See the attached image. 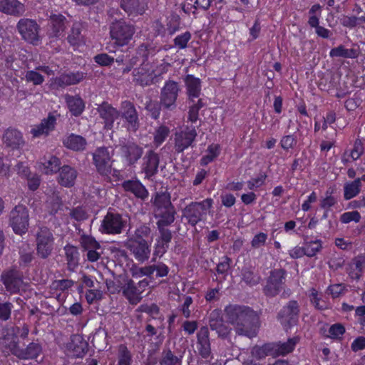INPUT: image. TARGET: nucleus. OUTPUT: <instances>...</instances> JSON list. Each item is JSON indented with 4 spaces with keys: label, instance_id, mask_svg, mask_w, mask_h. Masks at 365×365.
Listing matches in <instances>:
<instances>
[{
    "label": "nucleus",
    "instance_id": "1",
    "mask_svg": "<svg viewBox=\"0 0 365 365\" xmlns=\"http://www.w3.org/2000/svg\"><path fill=\"white\" fill-rule=\"evenodd\" d=\"M224 311L227 321L234 326L237 334L249 338L257 335L259 317L252 309L244 305L229 304Z\"/></svg>",
    "mask_w": 365,
    "mask_h": 365
},
{
    "label": "nucleus",
    "instance_id": "2",
    "mask_svg": "<svg viewBox=\"0 0 365 365\" xmlns=\"http://www.w3.org/2000/svg\"><path fill=\"white\" fill-rule=\"evenodd\" d=\"M287 271L284 269H274L270 271L269 275L265 279L263 286V294L269 298H273L279 294L283 298H287L291 294L289 289H285Z\"/></svg>",
    "mask_w": 365,
    "mask_h": 365
},
{
    "label": "nucleus",
    "instance_id": "3",
    "mask_svg": "<svg viewBox=\"0 0 365 365\" xmlns=\"http://www.w3.org/2000/svg\"><path fill=\"white\" fill-rule=\"evenodd\" d=\"M212 204L213 200L211 198L201 202H192L182 210V219L185 220L187 224L195 227L204 219Z\"/></svg>",
    "mask_w": 365,
    "mask_h": 365
},
{
    "label": "nucleus",
    "instance_id": "4",
    "mask_svg": "<svg viewBox=\"0 0 365 365\" xmlns=\"http://www.w3.org/2000/svg\"><path fill=\"white\" fill-rule=\"evenodd\" d=\"M109 33L113 44L122 47L128 45L133 39L135 26L125 21H115L109 26Z\"/></svg>",
    "mask_w": 365,
    "mask_h": 365
},
{
    "label": "nucleus",
    "instance_id": "5",
    "mask_svg": "<svg viewBox=\"0 0 365 365\" xmlns=\"http://www.w3.org/2000/svg\"><path fill=\"white\" fill-rule=\"evenodd\" d=\"M8 222L15 234L19 235L26 234L29 227L28 207L22 204L16 205L8 215Z\"/></svg>",
    "mask_w": 365,
    "mask_h": 365
},
{
    "label": "nucleus",
    "instance_id": "6",
    "mask_svg": "<svg viewBox=\"0 0 365 365\" xmlns=\"http://www.w3.org/2000/svg\"><path fill=\"white\" fill-rule=\"evenodd\" d=\"M113 150L108 147L97 148L92 153L93 163L101 176L108 177L113 170Z\"/></svg>",
    "mask_w": 365,
    "mask_h": 365
},
{
    "label": "nucleus",
    "instance_id": "7",
    "mask_svg": "<svg viewBox=\"0 0 365 365\" xmlns=\"http://www.w3.org/2000/svg\"><path fill=\"white\" fill-rule=\"evenodd\" d=\"M36 255L39 258L46 259L51 255L54 248V237L48 227H38L36 234Z\"/></svg>",
    "mask_w": 365,
    "mask_h": 365
},
{
    "label": "nucleus",
    "instance_id": "8",
    "mask_svg": "<svg viewBox=\"0 0 365 365\" xmlns=\"http://www.w3.org/2000/svg\"><path fill=\"white\" fill-rule=\"evenodd\" d=\"M7 346L11 353L21 360L37 361L43 351L41 344L38 341L30 342L25 347L21 348L17 341L12 340Z\"/></svg>",
    "mask_w": 365,
    "mask_h": 365
},
{
    "label": "nucleus",
    "instance_id": "9",
    "mask_svg": "<svg viewBox=\"0 0 365 365\" xmlns=\"http://www.w3.org/2000/svg\"><path fill=\"white\" fill-rule=\"evenodd\" d=\"M118 113L123 120L127 130L135 133L139 129L140 125L139 114L133 102L128 100L122 101Z\"/></svg>",
    "mask_w": 365,
    "mask_h": 365
},
{
    "label": "nucleus",
    "instance_id": "10",
    "mask_svg": "<svg viewBox=\"0 0 365 365\" xmlns=\"http://www.w3.org/2000/svg\"><path fill=\"white\" fill-rule=\"evenodd\" d=\"M69 21L67 17L60 13H51L48 19L47 36L50 42L55 41L63 35Z\"/></svg>",
    "mask_w": 365,
    "mask_h": 365
},
{
    "label": "nucleus",
    "instance_id": "11",
    "mask_svg": "<svg viewBox=\"0 0 365 365\" xmlns=\"http://www.w3.org/2000/svg\"><path fill=\"white\" fill-rule=\"evenodd\" d=\"M1 281L7 292L16 294L20 291L24 282L23 274L16 266H11L2 272Z\"/></svg>",
    "mask_w": 365,
    "mask_h": 365
},
{
    "label": "nucleus",
    "instance_id": "12",
    "mask_svg": "<svg viewBox=\"0 0 365 365\" xmlns=\"http://www.w3.org/2000/svg\"><path fill=\"white\" fill-rule=\"evenodd\" d=\"M197 135L195 127L186 126L174 134V150L177 153H182L189 147L194 146V142Z\"/></svg>",
    "mask_w": 365,
    "mask_h": 365
},
{
    "label": "nucleus",
    "instance_id": "13",
    "mask_svg": "<svg viewBox=\"0 0 365 365\" xmlns=\"http://www.w3.org/2000/svg\"><path fill=\"white\" fill-rule=\"evenodd\" d=\"M180 88L178 83L169 80L165 82L161 89L160 100L163 107L168 110H173L176 107V100L178 96Z\"/></svg>",
    "mask_w": 365,
    "mask_h": 365
},
{
    "label": "nucleus",
    "instance_id": "14",
    "mask_svg": "<svg viewBox=\"0 0 365 365\" xmlns=\"http://www.w3.org/2000/svg\"><path fill=\"white\" fill-rule=\"evenodd\" d=\"M125 225V221L122 215L112 212H108L102 220L100 230L103 233L117 235L120 234Z\"/></svg>",
    "mask_w": 365,
    "mask_h": 365
},
{
    "label": "nucleus",
    "instance_id": "15",
    "mask_svg": "<svg viewBox=\"0 0 365 365\" xmlns=\"http://www.w3.org/2000/svg\"><path fill=\"white\" fill-rule=\"evenodd\" d=\"M299 314V306L295 300L289 301L277 314V318L286 329L296 324Z\"/></svg>",
    "mask_w": 365,
    "mask_h": 365
},
{
    "label": "nucleus",
    "instance_id": "16",
    "mask_svg": "<svg viewBox=\"0 0 365 365\" xmlns=\"http://www.w3.org/2000/svg\"><path fill=\"white\" fill-rule=\"evenodd\" d=\"M160 156L153 150H148L143 157L141 170L145 174V178L153 180L158 173Z\"/></svg>",
    "mask_w": 365,
    "mask_h": 365
},
{
    "label": "nucleus",
    "instance_id": "17",
    "mask_svg": "<svg viewBox=\"0 0 365 365\" xmlns=\"http://www.w3.org/2000/svg\"><path fill=\"white\" fill-rule=\"evenodd\" d=\"M125 246L131 252L138 262H143L148 259L150 250L146 240L128 238L125 243Z\"/></svg>",
    "mask_w": 365,
    "mask_h": 365
},
{
    "label": "nucleus",
    "instance_id": "18",
    "mask_svg": "<svg viewBox=\"0 0 365 365\" xmlns=\"http://www.w3.org/2000/svg\"><path fill=\"white\" fill-rule=\"evenodd\" d=\"M210 333L207 327H202L197 333V354L204 359L210 361L212 358Z\"/></svg>",
    "mask_w": 365,
    "mask_h": 365
},
{
    "label": "nucleus",
    "instance_id": "19",
    "mask_svg": "<svg viewBox=\"0 0 365 365\" xmlns=\"http://www.w3.org/2000/svg\"><path fill=\"white\" fill-rule=\"evenodd\" d=\"M17 29L24 40L32 43L38 41V25L35 21L21 19L17 24Z\"/></svg>",
    "mask_w": 365,
    "mask_h": 365
},
{
    "label": "nucleus",
    "instance_id": "20",
    "mask_svg": "<svg viewBox=\"0 0 365 365\" xmlns=\"http://www.w3.org/2000/svg\"><path fill=\"white\" fill-rule=\"evenodd\" d=\"M169 225H157L159 236L156 239L154 255L162 257L169 248V244L173 238V232L168 228Z\"/></svg>",
    "mask_w": 365,
    "mask_h": 365
},
{
    "label": "nucleus",
    "instance_id": "21",
    "mask_svg": "<svg viewBox=\"0 0 365 365\" xmlns=\"http://www.w3.org/2000/svg\"><path fill=\"white\" fill-rule=\"evenodd\" d=\"M96 110L100 117L103 120L104 128L111 130L113 127L114 121L120 117L118 110L106 101L98 105Z\"/></svg>",
    "mask_w": 365,
    "mask_h": 365
},
{
    "label": "nucleus",
    "instance_id": "22",
    "mask_svg": "<svg viewBox=\"0 0 365 365\" xmlns=\"http://www.w3.org/2000/svg\"><path fill=\"white\" fill-rule=\"evenodd\" d=\"M209 325L212 330L215 331L219 337L226 338L231 329L225 323L222 312L216 309L212 310L209 316Z\"/></svg>",
    "mask_w": 365,
    "mask_h": 365
},
{
    "label": "nucleus",
    "instance_id": "23",
    "mask_svg": "<svg viewBox=\"0 0 365 365\" xmlns=\"http://www.w3.org/2000/svg\"><path fill=\"white\" fill-rule=\"evenodd\" d=\"M121 152L127 164L132 166L142 158L143 148L135 143L128 142L121 146Z\"/></svg>",
    "mask_w": 365,
    "mask_h": 365
},
{
    "label": "nucleus",
    "instance_id": "24",
    "mask_svg": "<svg viewBox=\"0 0 365 365\" xmlns=\"http://www.w3.org/2000/svg\"><path fill=\"white\" fill-rule=\"evenodd\" d=\"M120 8L128 16H142L148 9V3L145 0H120Z\"/></svg>",
    "mask_w": 365,
    "mask_h": 365
},
{
    "label": "nucleus",
    "instance_id": "25",
    "mask_svg": "<svg viewBox=\"0 0 365 365\" xmlns=\"http://www.w3.org/2000/svg\"><path fill=\"white\" fill-rule=\"evenodd\" d=\"M3 142L6 147L11 150L21 149L25 145L22 133L14 128H8L5 131Z\"/></svg>",
    "mask_w": 365,
    "mask_h": 365
},
{
    "label": "nucleus",
    "instance_id": "26",
    "mask_svg": "<svg viewBox=\"0 0 365 365\" xmlns=\"http://www.w3.org/2000/svg\"><path fill=\"white\" fill-rule=\"evenodd\" d=\"M70 353L75 357H83L88 349V342L79 334L73 335L68 345Z\"/></svg>",
    "mask_w": 365,
    "mask_h": 365
},
{
    "label": "nucleus",
    "instance_id": "27",
    "mask_svg": "<svg viewBox=\"0 0 365 365\" xmlns=\"http://www.w3.org/2000/svg\"><path fill=\"white\" fill-rule=\"evenodd\" d=\"M133 81L141 86H147L153 83L155 78L153 71L148 68V65H141L133 71Z\"/></svg>",
    "mask_w": 365,
    "mask_h": 365
},
{
    "label": "nucleus",
    "instance_id": "28",
    "mask_svg": "<svg viewBox=\"0 0 365 365\" xmlns=\"http://www.w3.org/2000/svg\"><path fill=\"white\" fill-rule=\"evenodd\" d=\"M78 176L77 170L68 165L61 166L58 170V182L66 187H71L75 185Z\"/></svg>",
    "mask_w": 365,
    "mask_h": 365
},
{
    "label": "nucleus",
    "instance_id": "29",
    "mask_svg": "<svg viewBox=\"0 0 365 365\" xmlns=\"http://www.w3.org/2000/svg\"><path fill=\"white\" fill-rule=\"evenodd\" d=\"M122 187L133 193L136 197L145 200L148 197V191L138 180H128L122 183Z\"/></svg>",
    "mask_w": 365,
    "mask_h": 365
},
{
    "label": "nucleus",
    "instance_id": "30",
    "mask_svg": "<svg viewBox=\"0 0 365 365\" xmlns=\"http://www.w3.org/2000/svg\"><path fill=\"white\" fill-rule=\"evenodd\" d=\"M0 11L9 15L21 16L25 11V6L18 0H0Z\"/></svg>",
    "mask_w": 365,
    "mask_h": 365
},
{
    "label": "nucleus",
    "instance_id": "31",
    "mask_svg": "<svg viewBox=\"0 0 365 365\" xmlns=\"http://www.w3.org/2000/svg\"><path fill=\"white\" fill-rule=\"evenodd\" d=\"M56 121V117L49 113L48 117L43 119L39 125L31 129V133L33 134L34 137H38L41 135H48L50 131L54 129Z\"/></svg>",
    "mask_w": 365,
    "mask_h": 365
},
{
    "label": "nucleus",
    "instance_id": "32",
    "mask_svg": "<svg viewBox=\"0 0 365 365\" xmlns=\"http://www.w3.org/2000/svg\"><path fill=\"white\" fill-rule=\"evenodd\" d=\"M56 121V117L49 113L48 117L43 119L39 125L31 129V133L33 134L34 137H38L41 135H48L50 131L54 129Z\"/></svg>",
    "mask_w": 365,
    "mask_h": 365
},
{
    "label": "nucleus",
    "instance_id": "33",
    "mask_svg": "<svg viewBox=\"0 0 365 365\" xmlns=\"http://www.w3.org/2000/svg\"><path fill=\"white\" fill-rule=\"evenodd\" d=\"M154 217L158 220L157 225H170L175 219L176 210L175 207L161 210H153Z\"/></svg>",
    "mask_w": 365,
    "mask_h": 365
},
{
    "label": "nucleus",
    "instance_id": "34",
    "mask_svg": "<svg viewBox=\"0 0 365 365\" xmlns=\"http://www.w3.org/2000/svg\"><path fill=\"white\" fill-rule=\"evenodd\" d=\"M299 341V338L294 336L289 339L286 342L271 344L272 348H273L274 356H284L292 352Z\"/></svg>",
    "mask_w": 365,
    "mask_h": 365
},
{
    "label": "nucleus",
    "instance_id": "35",
    "mask_svg": "<svg viewBox=\"0 0 365 365\" xmlns=\"http://www.w3.org/2000/svg\"><path fill=\"white\" fill-rule=\"evenodd\" d=\"M86 77L83 72L63 73L56 79V83L61 87L75 85L81 82Z\"/></svg>",
    "mask_w": 365,
    "mask_h": 365
},
{
    "label": "nucleus",
    "instance_id": "36",
    "mask_svg": "<svg viewBox=\"0 0 365 365\" xmlns=\"http://www.w3.org/2000/svg\"><path fill=\"white\" fill-rule=\"evenodd\" d=\"M65 101L73 115L77 117L81 115L85 109V103L80 96L66 95Z\"/></svg>",
    "mask_w": 365,
    "mask_h": 365
},
{
    "label": "nucleus",
    "instance_id": "37",
    "mask_svg": "<svg viewBox=\"0 0 365 365\" xmlns=\"http://www.w3.org/2000/svg\"><path fill=\"white\" fill-rule=\"evenodd\" d=\"M185 82L189 98L194 103V98H197L201 92L200 80L192 75H187Z\"/></svg>",
    "mask_w": 365,
    "mask_h": 365
},
{
    "label": "nucleus",
    "instance_id": "38",
    "mask_svg": "<svg viewBox=\"0 0 365 365\" xmlns=\"http://www.w3.org/2000/svg\"><path fill=\"white\" fill-rule=\"evenodd\" d=\"M19 264L21 267L29 266L34 259V250L31 247L30 245L26 242H23L19 247Z\"/></svg>",
    "mask_w": 365,
    "mask_h": 365
},
{
    "label": "nucleus",
    "instance_id": "39",
    "mask_svg": "<svg viewBox=\"0 0 365 365\" xmlns=\"http://www.w3.org/2000/svg\"><path fill=\"white\" fill-rule=\"evenodd\" d=\"M154 209L161 210L174 207L170 200V194L167 192H158L152 199Z\"/></svg>",
    "mask_w": 365,
    "mask_h": 365
},
{
    "label": "nucleus",
    "instance_id": "40",
    "mask_svg": "<svg viewBox=\"0 0 365 365\" xmlns=\"http://www.w3.org/2000/svg\"><path fill=\"white\" fill-rule=\"evenodd\" d=\"M83 24L80 21H76L73 24L71 31L67 36L68 42L71 46H78L83 41Z\"/></svg>",
    "mask_w": 365,
    "mask_h": 365
},
{
    "label": "nucleus",
    "instance_id": "41",
    "mask_svg": "<svg viewBox=\"0 0 365 365\" xmlns=\"http://www.w3.org/2000/svg\"><path fill=\"white\" fill-rule=\"evenodd\" d=\"M183 354H175L170 349H165L161 353V357L159 360L160 365H181Z\"/></svg>",
    "mask_w": 365,
    "mask_h": 365
},
{
    "label": "nucleus",
    "instance_id": "42",
    "mask_svg": "<svg viewBox=\"0 0 365 365\" xmlns=\"http://www.w3.org/2000/svg\"><path fill=\"white\" fill-rule=\"evenodd\" d=\"M64 250L68 269L73 272L78 265L79 252L78 249L73 245H66Z\"/></svg>",
    "mask_w": 365,
    "mask_h": 365
},
{
    "label": "nucleus",
    "instance_id": "43",
    "mask_svg": "<svg viewBox=\"0 0 365 365\" xmlns=\"http://www.w3.org/2000/svg\"><path fill=\"white\" fill-rule=\"evenodd\" d=\"M123 282H125L122 288L123 295L130 302L136 299L141 294V290L138 288L133 279L123 278Z\"/></svg>",
    "mask_w": 365,
    "mask_h": 365
},
{
    "label": "nucleus",
    "instance_id": "44",
    "mask_svg": "<svg viewBox=\"0 0 365 365\" xmlns=\"http://www.w3.org/2000/svg\"><path fill=\"white\" fill-rule=\"evenodd\" d=\"M361 187V179L356 178L352 182H346L344 185V198L346 200L356 197Z\"/></svg>",
    "mask_w": 365,
    "mask_h": 365
},
{
    "label": "nucleus",
    "instance_id": "45",
    "mask_svg": "<svg viewBox=\"0 0 365 365\" xmlns=\"http://www.w3.org/2000/svg\"><path fill=\"white\" fill-rule=\"evenodd\" d=\"M63 144L69 149L73 150H81L85 148L86 141L85 138L81 135L71 134L63 140Z\"/></svg>",
    "mask_w": 365,
    "mask_h": 365
},
{
    "label": "nucleus",
    "instance_id": "46",
    "mask_svg": "<svg viewBox=\"0 0 365 365\" xmlns=\"http://www.w3.org/2000/svg\"><path fill=\"white\" fill-rule=\"evenodd\" d=\"M359 51L355 48H346L343 45H340L330 51L331 57H342L345 58H355L359 56Z\"/></svg>",
    "mask_w": 365,
    "mask_h": 365
},
{
    "label": "nucleus",
    "instance_id": "47",
    "mask_svg": "<svg viewBox=\"0 0 365 365\" xmlns=\"http://www.w3.org/2000/svg\"><path fill=\"white\" fill-rule=\"evenodd\" d=\"M268 355L274 356L271 344H266L262 346H255L251 350L252 357L258 360L264 359Z\"/></svg>",
    "mask_w": 365,
    "mask_h": 365
},
{
    "label": "nucleus",
    "instance_id": "48",
    "mask_svg": "<svg viewBox=\"0 0 365 365\" xmlns=\"http://www.w3.org/2000/svg\"><path fill=\"white\" fill-rule=\"evenodd\" d=\"M43 165L44 166L46 174L57 173L61 168L59 158L53 155L49 156L48 160L45 158Z\"/></svg>",
    "mask_w": 365,
    "mask_h": 365
},
{
    "label": "nucleus",
    "instance_id": "49",
    "mask_svg": "<svg viewBox=\"0 0 365 365\" xmlns=\"http://www.w3.org/2000/svg\"><path fill=\"white\" fill-rule=\"evenodd\" d=\"M132 354L127 346L120 344L118 347V365H131Z\"/></svg>",
    "mask_w": 365,
    "mask_h": 365
},
{
    "label": "nucleus",
    "instance_id": "50",
    "mask_svg": "<svg viewBox=\"0 0 365 365\" xmlns=\"http://www.w3.org/2000/svg\"><path fill=\"white\" fill-rule=\"evenodd\" d=\"M161 107H163L161 102L153 101L149 99L145 103V109L149 113L152 118L157 120L160 115Z\"/></svg>",
    "mask_w": 365,
    "mask_h": 365
},
{
    "label": "nucleus",
    "instance_id": "51",
    "mask_svg": "<svg viewBox=\"0 0 365 365\" xmlns=\"http://www.w3.org/2000/svg\"><path fill=\"white\" fill-rule=\"evenodd\" d=\"M63 208V202L58 195H53L48 202V212L51 215H55Z\"/></svg>",
    "mask_w": 365,
    "mask_h": 365
},
{
    "label": "nucleus",
    "instance_id": "52",
    "mask_svg": "<svg viewBox=\"0 0 365 365\" xmlns=\"http://www.w3.org/2000/svg\"><path fill=\"white\" fill-rule=\"evenodd\" d=\"M80 242L82 247L86 251L91 249H101L100 244L91 235H83L81 237Z\"/></svg>",
    "mask_w": 365,
    "mask_h": 365
},
{
    "label": "nucleus",
    "instance_id": "53",
    "mask_svg": "<svg viewBox=\"0 0 365 365\" xmlns=\"http://www.w3.org/2000/svg\"><path fill=\"white\" fill-rule=\"evenodd\" d=\"M170 133V129L165 125H160L156 128L154 133V143L159 145L162 144Z\"/></svg>",
    "mask_w": 365,
    "mask_h": 365
},
{
    "label": "nucleus",
    "instance_id": "54",
    "mask_svg": "<svg viewBox=\"0 0 365 365\" xmlns=\"http://www.w3.org/2000/svg\"><path fill=\"white\" fill-rule=\"evenodd\" d=\"M322 249L320 240L310 241L304 245L305 255L308 257L314 256Z\"/></svg>",
    "mask_w": 365,
    "mask_h": 365
},
{
    "label": "nucleus",
    "instance_id": "55",
    "mask_svg": "<svg viewBox=\"0 0 365 365\" xmlns=\"http://www.w3.org/2000/svg\"><path fill=\"white\" fill-rule=\"evenodd\" d=\"M154 273V267L152 265L143 267H135L132 269V275L135 278H139L144 276L151 277Z\"/></svg>",
    "mask_w": 365,
    "mask_h": 365
},
{
    "label": "nucleus",
    "instance_id": "56",
    "mask_svg": "<svg viewBox=\"0 0 365 365\" xmlns=\"http://www.w3.org/2000/svg\"><path fill=\"white\" fill-rule=\"evenodd\" d=\"M70 217L76 221H83L88 219V215L85 208L82 206H78L70 210Z\"/></svg>",
    "mask_w": 365,
    "mask_h": 365
},
{
    "label": "nucleus",
    "instance_id": "57",
    "mask_svg": "<svg viewBox=\"0 0 365 365\" xmlns=\"http://www.w3.org/2000/svg\"><path fill=\"white\" fill-rule=\"evenodd\" d=\"M14 305L11 302H0V320L6 322L11 318Z\"/></svg>",
    "mask_w": 365,
    "mask_h": 365
},
{
    "label": "nucleus",
    "instance_id": "58",
    "mask_svg": "<svg viewBox=\"0 0 365 365\" xmlns=\"http://www.w3.org/2000/svg\"><path fill=\"white\" fill-rule=\"evenodd\" d=\"M191 38V34L186 31L180 35L177 36L173 41L175 47L179 49H184L187 47L188 41Z\"/></svg>",
    "mask_w": 365,
    "mask_h": 365
},
{
    "label": "nucleus",
    "instance_id": "59",
    "mask_svg": "<svg viewBox=\"0 0 365 365\" xmlns=\"http://www.w3.org/2000/svg\"><path fill=\"white\" fill-rule=\"evenodd\" d=\"M151 229L148 225L142 224L136 228L134 235L130 238H136L138 240H145L144 237H147L150 235Z\"/></svg>",
    "mask_w": 365,
    "mask_h": 365
},
{
    "label": "nucleus",
    "instance_id": "60",
    "mask_svg": "<svg viewBox=\"0 0 365 365\" xmlns=\"http://www.w3.org/2000/svg\"><path fill=\"white\" fill-rule=\"evenodd\" d=\"M28 82H32L34 85H41L44 81V77L35 71H29L25 76Z\"/></svg>",
    "mask_w": 365,
    "mask_h": 365
},
{
    "label": "nucleus",
    "instance_id": "61",
    "mask_svg": "<svg viewBox=\"0 0 365 365\" xmlns=\"http://www.w3.org/2000/svg\"><path fill=\"white\" fill-rule=\"evenodd\" d=\"M361 215L357 211L344 212L341 215L340 220L342 223H349L351 221L359 222Z\"/></svg>",
    "mask_w": 365,
    "mask_h": 365
},
{
    "label": "nucleus",
    "instance_id": "62",
    "mask_svg": "<svg viewBox=\"0 0 365 365\" xmlns=\"http://www.w3.org/2000/svg\"><path fill=\"white\" fill-rule=\"evenodd\" d=\"M297 138L294 135H285L282 138L280 141L282 148L286 150L292 148L297 144Z\"/></svg>",
    "mask_w": 365,
    "mask_h": 365
},
{
    "label": "nucleus",
    "instance_id": "63",
    "mask_svg": "<svg viewBox=\"0 0 365 365\" xmlns=\"http://www.w3.org/2000/svg\"><path fill=\"white\" fill-rule=\"evenodd\" d=\"M345 332L344 327L339 323L331 325L329 329V336L333 339L339 338Z\"/></svg>",
    "mask_w": 365,
    "mask_h": 365
},
{
    "label": "nucleus",
    "instance_id": "64",
    "mask_svg": "<svg viewBox=\"0 0 365 365\" xmlns=\"http://www.w3.org/2000/svg\"><path fill=\"white\" fill-rule=\"evenodd\" d=\"M363 153V143L360 139H356L354 142V148L351 152V157L354 160H356L360 158Z\"/></svg>",
    "mask_w": 365,
    "mask_h": 365
}]
</instances>
